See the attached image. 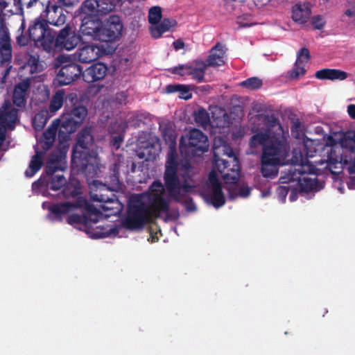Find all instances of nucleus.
<instances>
[{"label": "nucleus", "instance_id": "47", "mask_svg": "<svg viewBox=\"0 0 355 355\" xmlns=\"http://www.w3.org/2000/svg\"><path fill=\"white\" fill-rule=\"evenodd\" d=\"M305 72L304 63H297L296 61L293 69L289 71L288 73L291 78L297 79L300 76L304 75Z\"/></svg>", "mask_w": 355, "mask_h": 355}, {"label": "nucleus", "instance_id": "5", "mask_svg": "<svg viewBox=\"0 0 355 355\" xmlns=\"http://www.w3.org/2000/svg\"><path fill=\"white\" fill-rule=\"evenodd\" d=\"M276 146L271 144L264 148L261 157V173L263 177L274 178L278 174V166L281 160L284 159L289 153V146L284 147L277 142Z\"/></svg>", "mask_w": 355, "mask_h": 355}, {"label": "nucleus", "instance_id": "62", "mask_svg": "<svg viewBox=\"0 0 355 355\" xmlns=\"http://www.w3.org/2000/svg\"><path fill=\"white\" fill-rule=\"evenodd\" d=\"M173 46L175 50H180L184 47V42L182 40L178 39L173 42Z\"/></svg>", "mask_w": 355, "mask_h": 355}, {"label": "nucleus", "instance_id": "28", "mask_svg": "<svg viewBox=\"0 0 355 355\" xmlns=\"http://www.w3.org/2000/svg\"><path fill=\"white\" fill-rule=\"evenodd\" d=\"M311 13V9L307 6L296 4L292 10V19L300 24H304L309 20Z\"/></svg>", "mask_w": 355, "mask_h": 355}, {"label": "nucleus", "instance_id": "18", "mask_svg": "<svg viewBox=\"0 0 355 355\" xmlns=\"http://www.w3.org/2000/svg\"><path fill=\"white\" fill-rule=\"evenodd\" d=\"M102 55L101 48L95 44L85 45L78 49L75 55L83 63H89L97 60Z\"/></svg>", "mask_w": 355, "mask_h": 355}, {"label": "nucleus", "instance_id": "55", "mask_svg": "<svg viewBox=\"0 0 355 355\" xmlns=\"http://www.w3.org/2000/svg\"><path fill=\"white\" fill-rule=\"evenodd\" d=\"M236 196L246 198L250 194V189L248 187H242L236 189Z\"/></svg>", "mask_w": 355, "mask_h": 355}, {"label": "nucleus", "instance_id": "38", "mask_svg": "<svg viewBox=\"0 0 355 355\" xmlns=\"http://www.w3.org/2000/svg\"><path fill=\"white\" fill-rule=\"evenodd\" d=\"M60 157L54 153L51 155L49 161L46 163L45 172L48 175H53L58 171H64V168L59 164Z\"/></svg>", "mask_w": 355, "mask_h": 355}, {"label": "nucleus", "instance_id": "25", "mask_svg": "<svg viewBox=\"0 0 355 355\" xmlns=\"http://www.w3.org/2000/svg\"><path fill=\"white\" fill-rule=\"evenodd\" d=\"M103 0H86L81 9L87 15H95L96 12L107 13L112 10V5L103 6Z\"/></svg>", "mask_w": 355, "mask_h": 355}, {"label": "nucleus", "instance_id": "21", "mask_svg": "<svg viewBox=\"0 0 355 355\" xmlns=\"http://www.w3.org/2000/svg\"><path fill=\"white\" fill-rule=\"evenodd\" d=\"M49 28L48 21L45 19L41 17L36 18L28 28L30 40L35 43L41 40Z\"/></svg>", "mask_w": 355, "mask_h": 355}, {"label": "nucleus", "instance_id": "30", "mask_svg": "<svg viewBox=\"0 0 355 355\" xmlns=\"http://www.w3.org/2000/svg\"><path fill=\"white\" fill-rule=\"evenodd\" d=\"M56 40V33L49 28L44 37L41 38V40H38L36 44L40 45L46 52L50 53L54 48H57Z\"/></svg>", "mask_w": 355, "mask_h": 355}, {"label": "nucleus", "instance_id": "51", "mask_svg": "<svg viewBox=\"0 0 355 355\" xmlns=\"http://www.w3.org/2000/svg\"><path fill=\"white\" fill-rule=\"evenodd\" d=\"M179 92L180 98L189 100L192 97V94L190 92V87L189 85H181L180 91H179Z\"/></svg>", "mask_w": 355, "mask_h": 355}, {"label": "nucleus", "instance_id": "63", "mask_svg": "<svg viewBox=\"0 0 355 355\" xmlns=\"http://www.w3.org/2000/svg\"><path fill=\"white\" fill-rule=\"evenodd\" d=\"M347 112L352 119H355V105L350 104L347 107Z\"/></svg>", "mask_w": 355, "mask_h": 355}, {"label": "nucleus", "instance_id": "64", "mask_svg": "<svg viewBox=\"0 0 355 355\" xmlns=\"http://www.w3.org/2000/svg\"><path fill=\"white\" fill-rule=\"evenodd\" d=\"M304 148L306 150V155L308 157H313L315 155V153H316V150H309L308 144H304Z\"/></svg>", "mask_w": 355, "mask_h": 355}, {"label": "nucleus", "instance_id": "32", "mask_svg": "<svg viewBox=\"0 0 355 355\" xmlns=\"http://www.w3.org/2000/svg\"><path fill=\"white\" fill-rule=\"evenodd\" d=\"M67 96V95H66L64 89L58 90L52 96L49 107L46 108V110H49V112L53 115L62 107L64 101L66 103Z\"/></svg>", "mask_w": 355, "mask_h": 355}, {"label": "nucleus", "instance_id": "33", "mask_svg": "<svg viewBox=\"0 0 355 355\" xmlns=\"http://www.w3.org/2000/svg\"><path fill=\"white\" fill-rule=\"evenodd\" d=\"M0 57L1 63L9 62L12 59V46L8 35L0 38Z\"/></svg>", "mask_w": 355, "mask_h": 355}, {"label": "nucleus", "instance_id": "10", "mask_svg": "<svg viewBox=\"0 0 355 355\" xmlns=\"http://www.w3.org/2000/svg\"><path fill=\"white\" fill-rule=\"evenodd\" d=\"M15 3L19 6V8L21 11H22V6H26L27 8H31L33 7H38L42 6L44 8L45 6V12H50L53 11L54 13L59 12V16L58 19L54 21L50 22L51 24L55 26H60L64 24L66 21V16L62 12V8L56 6L55 4L51 5L50 1H46V2L42 1V0H14Z\"/></svg>", "mask_w": 355, "mask_h": 355}, {"label": "nucleus", "instance_id": "50", "mask_svg": "<svg viewBox=\"0 0 355 355\" xmlns=\"http://www.w3.org/2000/svg\"><path fill=\"white\" fill-rule=\"evenodd\" d=\"M311 22L313 28L318 30H322L326 24L325 19L320 15L312 17Z\"/></svg>", "mask_w": 355, "mask_h": 355}, {"label": "nucleus", "instance_id": "46", "mask_svg": "<svg viewBox=\"0 0 355 355\" xmlns=\"http://www.w3.org/2000/svg\"><path fill=\"white\" fill-rule=\"evenodd\" d=\"M191 69V64H179L178 66L169 69V71L173 74H178L181 76H190Z\"/></svg>", "mask_w": 355, "mask_h": 355}, {"label": "nucleus", "instance_id": "36", "mask_svg": "<svg viewBox=\"0 0 355 355\" xmlns=\"http://www.w3.org/2000/svg\"><path fill=\"white\" fill-rule=\"evenodd\" d=\"M53 115L46 110V109H42L37 113L33 119V126L37 131L42 130L46 125L48 120Z\"/></svg>", "mask_w": 355, "mask_h": 355}, {"label": "nucleus", "instance_id": "15", "mask_svg": "<svg viewBox=\"0 0 355 355\" xmlns=\"http://www.w3.org/2000/svg\"><path fill=\"white\" fill-rule=\"evenodd\" d=\"M86 199L78 198L76 202H64L60 203H54L49 206L48 209L51 214L53 215L56 219L61 220L63 216L69 215L73 211L77 206L86 205Z\"/></svg>", "mask_w": 355, "mask_h": 355}, {"label": "nucleus", "instance_id": "58", "mask_svg": "<svg viewBox=\"0 0 355 355\" xmlns=\"http://www.w3.org/2000/svg\"><path fill=\"white\" fill-rule=\"evenodd\" d=\"M29 36L27 37L21 33L17 37V43L22 46L28 45L29 42Z\"/></svg>", "mask_w": 355, "mask_h": 355}, {"label": "nucleus", "instance_id": "61", "mask_svg": "<svg viewBox=\"0 0 355 355\" xmlns=\"http://www.w3.org/2000/svg\"><path fill=\"white\" fill-rule=\"evenodd\" d=\"M123 138L121 136H116L113 137L112 144L115 148L118 149L120 147Z\"/></svg>", "mask_w": 355, "mask_h": 355}, {"label": "nucleus", "instance_id": "17", "mask_svg": "<svg viewBox=\"0 0 355 355\" xmlns=\"http://www.w3.org/2000/svg\"><path fill=\"white\" fill-rule=\"evenodd\" d=\"M102 21L96 15H86L82 19L80 31L83 35L91 36L96 40Z\"/></svg>", "mask_w": 355, "mask_h": 355}, {"label": "nucleus", "instance_id": "60", "mask_svg": "<svg viewBox=\"0 0 355 355\" xmlns=\"http://www.w3.org/2000/svg\"><path fill=\"white\" fill-rule=\"evenodd\" d=\"M181 85H168L166 90L168 93H174L180 91Z\"/></svg>", "mask_w": 355, "mask_h": 355}, {"label": "nucleus", "instance_id": "31", "mask_svg": "<svg viewBox=\"0 0 355 355\" xmlns=\"http://www.w3.org/2000/svg\"><path fill=\"white\" fill-rule=\"evenodd\" d=\"M59 128V120H54L52 124L43 133L42 148L48 150L55 140L56 133Z\"/></svg>", "mask_w": 355, "mask_h": 355}, {"label": "nucleus", "instance_id": "1", "mask_svg": "<svg viewBox=\"0 0 355 355\" xmlns=\"http://www.w3.org/2000/svg\"><path fill=\"white\" fill-rule=\"evenodd\" d=\"M165 189L160 180H155L148 191L131 197L127 211V218L121 222H153L148 216L171 219L168 202L164 198Z\"/></svg>", "mask_w": 355, "mask_h": 355}, {"label": "nucleus", "instance_id": "16", "mask_svg": "<svg viewBox=\"0 0 355 355\" xmlns=\"http://www.w3.org/2000/svg\"><path fill=\"white\" fill-rule=\"evenodd\" d=\"M280 144L284 145V147L289 146L284 138H279L275 136L270 137L267 132H260L253 135L250 140V146L251 148H257L261 146L263 151L267 146L274 144L276 146V144Z\"/></svg>", "mask_w": 355, "mask_h": 355}, {"label": "nucleus", "instance_id": "40", "mask_svg": "<svg viewBox=\"0 0 355 355\" xmlns=\"http://www.w3.org/2000/svg\"><path fill=\"white\" fill-rule=\"evenodd\" d=\"M163 139L165 142L168 144L167 158H178L176 148L177 135L175 132L174 133H170L169 135H165Z\"/></svg>", "mask_w": 355, "mask_h": 355}, {"label": "nucleus", "instance_id": "13", "mask_svg": "<svg viewBox=\"0 0 355 355\" xmlns=\"http://www.w3.org/2000/svg\"><path fill=\"white\" fill-rule=\"evenodd\" d=\"M83 68L82 67L75 62H69L61 67L58 75V80L60 85H67L81 76H83Z\"/></svg>", "mask_w": 355, "mask_h": 355}, {"label": "nucleus", "instance_id": "22", "mask_svg": "<svg viewBox=\"0 0 355 355\" xmlns=\"http://www.w3.org/2000/svg\"><path fill=\"white\" fill-rule=\"evenodd\" d=\"M0 110V123L6 128L14 126L18 116V111L14 107H11L10 103L6 101Z\"/></svg>", "mask_w": 355, "mask_h": 355}, {"label": "nucleus", "instance_id": "27", "mask_svg": "<svg viewBox=\"0 0 355 355\" xmlns=\"http://www.w3.org/2000/svg\"><path fill=\"white\" fill-rule=\"evenodd\" d=\"M62 193L66 198H83L81 196L82 187L80 182L76 179L71 180L69 182H66L62 188Z\"/></svg>", "mask_w": 355, "mask_h": 355}, {"label": "nucleus", "instance_id": "41", "mask_svg": "<svg viewBox=\"0 0 355 355\" xmlns=\"http://www.w3.org/2000/svg\"><path fill=\"white\" fill-rule=\"evenodd\" d=\"M342 157L340 155H336V151L331 149V152L327 156V167L329 168L332 173H339V171H334V169L338 168V166L341 165Z\"/></svg>", "mask_w": 355, "mask_h": 355}, {"label": "nucleus", "instance_id": "49", "mask_svg": "<svg viewBox=\"0 0 355 355\" xmlns=\"http://www.w3.org/2000/svg\"><path fill=\"white\" fill-rule=\"evenodd\" d=\"M264 121L268 128H273L278 126L279 129L283 131L279 120L274 114L266 116Z\"/></svg>", "mask_w": 355, "mask_h": 355}, {"label": "nucleus", "instance_id": "29", "mask_svg": "<svg viewBox=\"0 0 355 355\" xmlns=\"http://www.w3.org/2000/svg\"><path fill=\"white\" fill-rule=\"evenodd\" d=\"M206 200L215 208L223 207L225 203V198L222 187L211 189L206 195Z\"/></svg>", "mask_w": 355, "mask_h": 355}, {"label": "nucleus", "instance_id": "4", "mask_svg": "<svg viewBox=\"0 0 355 355\" xmlns=\"http://www.w3.org/2000/svg\"><path fill=\"white\" fill-rule=\"evenodd\" d=\"M178 158H167L164 173V186L170 195L177 200L180 201L187 198V195L193 191V186L190 185L188 182V179L190 178L189 173L192 169L191 165L189 162L182 165L181 169L184 171L182 174L184 178L182 184L180 183L178 175Z\"/></svg>", "mask_w": 355, "mask_h": 355}, {"label": "nucleus", "instance_id": "7", "mask_svg": "<svg viewBox=\"0 0 355 355\" xmlns=\"http://www.w3.org/2000/svg\"><path fill=\"white\" fill-rule=\"evenodd\" d=\"M223 148L225 155L232 159V166L230 162L225 159L216 158L217 155L214 154L216 166L223 179L227 184H235L239 180L240 176V164L239 159L234 155L232 148L229 145L225 143Z\"/></svg>", "mask_w": 355, "mask_h": 355}, {"label": "nucleus", "instance_id": "54", "mask_svg": "<svg viewBox=\"0 0 355 355\" xmlns=\"http://www.w3.org/2000/svg\"><path fill=\"white\" fill-rule=\"evenodd\" d=\"M196 120L202 123L206 124L209 121V116L205 110H199L196 114Z\"/></svg>", "mask_w": 355, "mask_h": 355}, {"label": "nucleus", "instance_id": "43", "mask_svg": "<svg viewBox=\"0 0 355 355\" xmlns=\"http://www.w3.org/2000/svg\"><path fill=\"white\" fill-rule=\"evenodd\" d=\"M262 80L257 77H252L241 83L240 85L243 87L254 90L258 89L262 86Z\"/></svg>", "mask_w": 355, "mask_h": 355}, {"label": "nucleus", "instance_id": "48", "mask_svg": "<svg viewBox=\"0 0 355 355\" xmlns=\"http://www.w3.org/2000/svg\"><path fill=\"white\" fill-rule=\"evenodd\" d=\"M311 59V55H310V52H309V50L306 48V47H303V48H301L297 53V63H307L309 62V60Z\"/></svg>", "mask_w": 355, "mask_h": 355}, {"label": "nucleus", "instance_id": "34", "mask_svg": "<svg viewBox=\"0 0 355 355\" xmlns=\"http://www.w3.org/2000/svg\"><path fill=\"white\" fill-rule=\"evenodd\" d=\"M177 25V21L173 19L164 18L157 24V26L151 30V35L154 38L159 37L162 33L168 31L171 28Z\"/></svg>", "mask_w": 355, "mask_h": 355}, {"label": "nucleus", "instance_id": "24", "mask_svg": "<svg viewBox=\"0 0 355 355\" xmlns=\"http://www.w3.org/2000/svg\"><path fill=\"white\" fill-rule=\"evenodd\" d=\"M56 120H59V134H71L76 132L81 125L64 110L60 117Z\"/></svg>", "mask_w": 355, "mask_h": 355}, {"label": "nucleus", "instance_id": "56", "mask_svg": "<svg viewBox=\"0 0 355 355\" xmlns=\"http://www.w3.org/2000/svg\"><path fill=\"white\" fill-rule=\"evenodd\" d=\"M160 128L162 129V137H164L165 135H169L170 133L175 132V130L169 123H164L163 125H160Z\"/></svg>", "mask_w": 355, "mask_h": 355}, {"label": "nucleus", "instance_id": "44", "mask_svg": "<svg viewBox=\"0 0 355 355\" xmlns=\"http://www.w3.org/2000/svg\"><path fill=\"white\" fill-rule=\"evenodd\" d=\"M162 9L159 6H153L149 10L148 21L151 24H157L162 19Z\"/></svg>", "mask_w": 355, "mask_h": 355}, {"label": "nucleus", "instance_id": "39", "mask_svg": "<svg viewBox=\"0 0 355 355\" xmlns=\"http://www.w3.org/2000/svg\"><path fill=\"white\" fill-rule=\"evenodd\" d=\"M300 184L302 190L306 192L318 191L322 188V183L318 185V181L316 178H303L300 180Z\"/></svg>", "mask_w": 355, "mask_h": 355}, {"label": "nucleus", "instance_id": "8", "mask_svg": "<svg viewBox=\"0 0 355 355\" xmlns=\"http://www.w3.org/2000/svg\"><path fill=\"white\" fill-rule=\"evenodd\" d=\"M90 189V199L94 202L103 203L101 205V208L103 211L114 209V207L109 206L107 204L119 203L117 197L114 193L113 190L105 184L94 180Z\"/></svg>", "mask_w": 355, "mask_h": 355}, {"label": "nucleus", "instance_id": "9", "mask_svg": "<svg viewBox=\"0 0 355 355\" xmlns=\"http://www.w3.org/2000/svg\"><path fill=\"white\" fill-rule=\"evenodd\" d=\"M123 24L117 15L109 17L105 24L101 26L100 31L96 40L103 42H112L121 35Z\"/></svg>", "mask_w": 355, "mask_h": 355}, {"label": "nucleus", "instance_id": "6", "mask_svg": "<svg viewBox=\"0 0 355 355\" xmlns=\"http://www.w3.org/2000/svg\"><path fill=\"white\" fill-rule=\"evenodd\" d=\"M180 149L188 156H201L209 149L208 138L201 130L193 128L188 135L181 137Z\"/></svg>", "mask_w": 355, "mask_h": 355}, {"label": "nucleus", "instance_id": "23", "mask_svg": "<svg viewBox=\"0 0 355 355\" xmlns=\"http://www.w3.org/2000/svg\"><path fill=\"white\" fill-rule=\"evenodd\" d=\"M225 50L223 45L217 43L210 50L209 56L205 62L207 67H220L225 64Z\"/></svg>", "mask_w": 355, "mask_h": 355}, {"label": "nucleus", "instance_id": "57", "mask_svg": "<svg viewBox=\"0 0 355 355\" xmlns=\"http://www.w3.org/2000/svg\"><path fill=\"white\" fill-rule=\"evenodd\" d=\"M245 0H224V6L227 11L232 12L234 9V5L232 3L233 2H243Z\"/></svg>", "mask_w": 355, "mask_h": 355}, {"label": "nucleus", "instance_id": "52", "mask_svg": "<svg viewBox=\"0 0 355 355\" xmlns=\"http://www.w3.org/2000/svg\"><path fill=\"white\" fill-rule=\"evenodd\" d=\"M209 180L211 185V189L222 187V184L220 182L216 173L214 171H211L209 175Z\"/></svg>", "mask_w": 355, "mask_h": 355}, {"label": "nucleus", "instance_id": "14", "mask_svg": "<svg viewBox=\"0 0 355 355\" xmlns=\"http://www.w3.org/2000/svg\"><path fill=\"white\" fill-rule=\"evenodd\" d=\"M64 111L80 124L83 123L87 115V107L78 103V96L73 92L68 94L66 97Z\"/></svg>", "mask_w": 355, "mask_h": 355}, {"label": "nucleus", "instance_id": "42", "mask_svg": "<svg viewBox=\"0 0 355 355\" xmlns=\"http://www.w3.org/2000/svg\"><path fill=\"white\" fill-rule=\"evenodd\" d=\"M26 64L30 67V72L31 73H36L42 70V66L40 62L39 56L37 55H30Z\"/></svg>", "mask_w": 355, "mask_h": 355}, {"label": "nucleus", "instance_id": "3", "mask_svg": "<svg viewBox=\"0 0 355 355\" xmlns=\"http://www.w3.org/2000/svg\"><path fill=\"white\" fill-rule=\"evenodd\" d=\"M73 227L85 232L92 239H102L108 236H116L120 232L130 231L139 232L146 229L150 233V239L152 243L158 241L157 233H161L157 223H119L113 227L108 225H96L98 223H70Z\"/></svg>", "mask_w": 355, "mask_h": 355}, {"label": "nucleus", "instance_id": "2", "mask_svg": "<svg viewBox=\"0 0 355 355\" xmlns=\"http://www.w3.org/2000/svg\"><path fill=\"white\" fill-rule=\"evenodd\" d=\"M71 165L87 178H94L100 171V159L94 149V137L87 129L82 130L73 146Z\"/></svg>", "mask_w": 355, "mask_h": 355}, {"label": "nucleus", "instance_id": "19", "mask_svg": "<svg viewBox=\"0 0 355 355\" xmlns=\"http://www.w3.org/2000/svg\"><path fill=\"white\" fill-rule=\"evenodd\" d=\"M107 72V67L105 64L96 62L83 71V79L88 83H94L103 79Z\"/></svg>", "mask_w": 355, "mask_h": 355}, {"label": "nucleus", "instance_id": "26", "mask_svg": "<svg viewBox=\"0 0 355 355\" xmlns=\"http://www.w3.org/2000/svg\"><path fill=\"white\" fill-rule=\"evenodd\" d=\"M315 77L319 80H344L348 78V73L338 69H322L315 73Z\"/></svg>", "mask_w": 355, "mask_h": 355}, {"label": "nucleus", "instance_id": "20", "mask_svg": "<svg viewBox=\"0 0 355 355\" xmlns=\"http://www.w3.org/2000/svg\"><path fill=\"white\" fill-rule=\"evenodd\" d=\"M31 84V79L27 78L15 85L13 90L12 101L16 106L19 107L24 106Z\"/></svg>", "mask_w": 355, "mask_h": 355}, {"label": "nucleus", "instance_id": "53", "mask_svg": "<svg viewBox=\"0 0 355 355\" xmlns=\"http://www.w3.org/2000/svg\"><path fill=\"white\" fill-rule=\"evenodd\" d=\"M290 190V187L288 186H279L277 189V193L278 195V198L280 200L284 201L288 193Z\"/></svg>", "mask_w": 355, "mask_h": 355}, {"label": "nucleus", "instance_id": "37", "mask_svg": "<svg viewBox=\"0 0 355 355\" xmlns=\"http://www.w3.org/2000/svg\"><path fill=\"white\" fill-rule=\"evenodd\" d=\"M43 164L42 155L41 152H37L31 158L28 168L25 171V175L28 178L33 177L38 171L40 170Z\"/></svg>", "mask_w": 355, "mask_h": 355}, {"label": "nucleus", "instance_id": "11", "mask_svg": "<svg viewBox=\"0 0 355 355\" xmlns=\"http://www.w3.org/2000/svg\"><path fill=\"white\" fill-rule=\"evenodd\" d=\"M86 205L77 206L80 209V213H75L69 215L67 222H98L103 218V214L94 205L86 200Z\"/></svg>", "mask_w": 355, "mask_h": 355}, {"label": "nucleus", "instance_id": "12", "mask_svg": "<svg viewBox=\"0 0 355 355\" xmlns=\"http://www.w3.org/2000/svg\"><path fill=\"white\" fill-rule=\"evenodd\" d=\"M81 37L67 24L57 34V49L70 51L73 49L80 42Z\"/></svg>", "mask_w": 355, "mask_h": 355}, {"label": "nucleus", "instance_id": "45", "mask_svg": "<svg viewBox=\"0 0 355 355\" xmlns=\"http://www.w3.org/2000/svg\"><path fill=\"white\" fill-rule=\"evenodd\" d=\"M67 180L63 175H57L52 178L50 182V189L53 191H58L63 188Z\"/></svg>", "mask_w": 355, "mask_h": 355}, {"label": "nucleus", "instance_id": "35", "mask_svg": "<svg viewBox=\"0 0 355 355\" xmlns=\"http://www.w3.org/2000/svg\"><path fill=\"white\" fill-rule=\"evenodd\" d=\"M193 63L195 66L191 65L190 76L198 83L205 82V71L207 68L205 61L197 60Z\"/></svg>", "mask_w": 355, "mask_h": 355}, {"label": "nucleus", "instance_id": "59", "mask_svg": "<svg viewBox=\"0 0 355 355\" xmlns=\"http://www.w3.org/2000/svg\"><path fill=\"white\" fill-rule=\"evenodd\" d=\"M184 207L188 211H193L196 209V206L192 199H185Z\"/></svg>", "mask_w": 355, "mask_h": 355}]
</instances>
